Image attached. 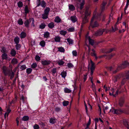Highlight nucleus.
Instances as JSON below:
<instances>
[{
  "label": "nucleus",
  "instance_id": "nucleus-58",
  "mask_svg": "<svg viewBox=\"0 0 129 129\" xmlns=\"http://www.w3.org/2000/svg\"><path fill=\"white\" fill-rule=\"evenodd\" d=\"M37 64L36 63H34L31 65V67L33 68H35L37 67Z\"/></svg>",
  "mask_w": 129,
  "mask_h": 129
},
{
  "label": "nucleus",
  "instance_id": "nucleus-31",
  "mask_svg": "<svg viewBox=\"0 0 129 129\" xmlns=\"http://www.w3.org/2000/svg\"><path fill=\"white\" fill-rule=\"evenodd\" d=\"M11 72L10 73V74H9L8 75L10 76V79H12L14 77V73L12 71V69L11 70Z\"/></svg>",
  "mask_w": 129,
  "mask_h": 129
},
{
  "label": "nucleus",
  "instance_id": "nucleus-26",
  "mask_svg": "<svg viewBox=\"0 0 129 129\" xmlns=\"http://www.w3.org/2000/svg\"><path fill=\"white\" fill-rule=\"evenodd\" d=\"M91 50L92 52L90 53V55L92 56H95L96 54L95 53V51L93 49H92Z\"/></svg>",
  "mask_w": 129,
  "mask_h": 129
},
{
  "label": "nucleus",
  "instance_id": "nucleus-36",
  "mask_svg": "<svg viewBox=\"0 0 129 129\" xmlns=\"http://www.w3.org/2000/svg\"><path fill=\"white\" fill-rule=\"evenodd\" d=\"M66 72L65 71H64L61 73L60 75L62 77L64 78L66 76Z\"/></svg>",
  "mask_w": 129,
  "mask_h": 129
},
{
  "label": "nucleus",
  "instance_id": "nucleus-56",
  "mask_svg": "<svg viewBox=\"0 0 129 129\" xmlns=\"http://www.w3.org/2000/svg\"><path fill=\"white\" fill-rule=\"evenodd\" d=\"M67 66L69 68H72L74 66L73 64L71 63H68Z\"/></svg>",
  "mask_w": 129,
  "mask_h": 129
},
{
  "label": "nucleus",
  "instance_id": "nucleus-19",
  "mask_svg": "<svg viewBox=\"0 0 129 129\" xmlns=\"http://www.w3.org/2000/svg\"><path fill=\"white\" fill-rule=\"evenodd\" d=\"M111 91L112 93V95L114 97H116L118 95V90H117L115 94H114L113 93L114 92V89L112 88L111 90Z\"/></svg>",
  "mask_w": 129,
  "mask_h": 129
},
{
  "label": "nucleus",
  "instance_id": "nucleus-46",
  "mask_svg": "<svg viewBox=\"0 0 129 129\" xmlns=\"http://www.w3.org/2000/svg\"><path fill=\"white\" fill-rule=\"evenodd\" d=\"M41 6L45 8L46 6V3L45 2H44V1H41Z\"/></svg>",
  "mask_w": 129,
  "mask_h": 129
},
{
  "label": "nucleus",
  "instance_id": "nucleus-52",
  "mask_svg": "<svg viewBox=\"0 0 129 129\" xmlns=\"http://www.w3.org/2000/svg\"><path fill=\"white\" fill-rule=\"evenodd\" d=\"M94 64L92 62H91V66L90 68L91 71H94L95 69V67L94 66Z\"/></svg>",
  "mask_w": 129,
  "mask_h": 129
},
{
  "label": "nucleus",
  "instance_id": "nucleus-48",
  "mask_svg": "<svg viewBox=\"0 0 129 129\" xmlns=\"http://www.w3.org/2000/svg\"><path fill=\"white\" fill-rule=\"evenodd\" d=\"M64 63V62L62 60H60L58 61L57 63L60 65H62Z\"/></svg>",
  "mask_w": 129,
  "mask_h": 129
},
{
  "label": "nucleus",
  "instance_id": "nucleus-15",
  "mask_svg": "<svg viewBox=\"0 0 129 129\" xmlns=\"http://www.w3.org/2000/svg\"><path fill=\"white\" fill-rule=\"evenodd\" d=\"M1 52L3 53H7L8 52V51L4 47H1Z\"/></svg>",
  "mask_w": 129,
  "mask_h": 129
},
{
  "label": "nucleus",
  "instance_id": "nucleus-62",
  "mask_svg": "<svg viewBox=\"0 0 129 129\" xmlns=\"http://www.w3.org/2000/svg\"><path fill=\"white\" fill-rule=\"evenodd\" d=\"M106 68L109 71H111L112 69V67H106Z\"/></svg>",
  "mask_w": 129,
  "mask_h": 129
},
{
  "label": "nucleus",
  "instance_id": "nucleus-20",
  "mask_svg": "<svg viewBox=\"0 0 129 129\" xmlns=\"http://www.w3.org/2000/svg\"><path fill=\"white\" fill-rule=\"evenodd\" d=\"M50 34L49 32L48 31L45 32L44 33V38H49L50 37Z\"/></svg>",
  "mask_w": 129,
  "mask_h": 129
},
{
  "label": "nucleus",
  "instance_id": "nucleus-4",
  "mask_svg": "<svg viewBox=\"0 0 129 129\" xmlns=\"http://www.w3.org/2000/svg\"><path fill=\"white\" fill-rule=\"evenodd\" d=\"M128 66H129V63L127 61H125L118 66V69L121 70L124 69Z\"/></svg>",
  "mask_w": 129,
  "mask_h": 129
},
{
  "label": "nucleus",
  "instance_id": "nucleus-57",
  "mask_svg": "<svg viewBox=\"0 0 129 129\" xmlns=\"http://www.w3.org/2000/svg\"><path fill=\"white\" fill-rule=\"evenodd\" d=\"M34 129H39L40 128V127L38 124H35L34 126Z\"/></svg>",
  "mask_w": 129,
  "mask_h": 129
},
{
  "label": "nucleus",
  "instance_id": "nucleus-50",
  "mask_svg": "<svg viewBox=\"0 0 129 129\" xmlns=\"http://www.w3.org/2000/svg\"><path fill=\"white\" fill-rule=\"evenodd\" d=\"M69 103L68 101H64L62 103L63 105L64 106H66L68 105Z\"/></svg>",
  "mask_w": 129,
  "mask_h": 129
},
{
  "label": "nucleus",
  "instance_id": "nucleus-17",
  "mask_svg": "<svg viewBox=\"0 0 129 129\" xmlns=\"http://www.w3.org/2000/svg\"><path fill=\"white\" fill-rule=\"evenodd\" d=\"M26 36V33L23 31H22L20 35V37L21 38L23 39L25 38Z\"/></svg>",
  "mask_w": 129,
  "mask_h": 129
},
{
  "label": "nucleus",
  "instance_id": "nucleus-22",
  "mask_svg": "<svg viewBox=\"0 0 129 129\" xmlns=\"http://www.w3.org/2000/svg\"><path fill=\"white\" fill-rule=\"evenodd\" d=\"M48 26L50 28H52L54 27L55 25L53 22H51L48 24Z\"/></svg>",
  "mask_w": 129,
  "mask_h": 129
},
{
  "label": "nucleus",
  "instance_id": "nucleus-16",
  "mask_svg": "<svg viewBox=\"0 0 129 129\" xmlns=\"http://www.w3.org/2000/svg\"><path fill=\"white\" fill-rule=\"evenodd\" d=\"M10 54L12 56H14L16 54V51L14 49H12L11 51Z\"/></svg>",
  "mask_w": 129,
  "mask_h": 129
},
{
  "label": "nucleus",
  "instance_id": "nucleus-28",
  "mask_svg": "<svg viewBox=\"0 0 129 129\" xmlns=\"http://www.w3.org/2000/svg\"><path fill=\"white\" fill-rule=\"evenodd\" d=\"M82 2L80 4V9L81 10L83 8L84 5L85 4V0H82Z\"/></svg>",
  "mask_w": 129,
  "mask_h": 129
},
{
  "label": "nucleus",
  "instance_id": "nucleus-55",
  "mask_svg": "<svg viewBox=\"0 0 129 129\" xmlns=\"http://www.w3.org/2000/svg\"><path fill=\"white\" fill-rule=\"evenodd\" d=\"M40 44L42 47H44L45 45V42L43 41H42L40 42Z\"/></svg>",
  "mask_w": 129,
  "mask_h": 129
},
{
  "label": "nucleus",
  "instance_id": "nucleus-29",
  "mask_svg": "<svg viewBox=\"0 0 129 129\" xmlns=\"http://www.w3.org/2000/svg\"><path fill=\"white\" fill-rule=\"evenodd\" d=\"M57 48L58 49V51H59L61 52H64L65 50L63 48L61 47H58Z\"/></svg>",
  "mask_w": 129,
  "mask_h": 129
},
{
  "label": "nucleus",
  "instance_id": "nucleus-10",
  "mask_svg": "<svg viewBox=\"0 0 129 129\" xmlns=\"http://www.w3.org/2000/svg\"><path fill=\"white\" fill-rule=\"evenodd\" d=\"M51 62V61L49 60H42L41 63L44 66L48 65Z\"/></svg>",
  "mask_w": 129,
  "mask_h": 129
},
{
  "label": "nucleus",
  "instance_id": "nucleus-34",
  "mask_svg": "<svg viewBox=\"0 0 129 129\" xmlns=\"http://www.w3.org/2000/svg\"><path fill=\"white\" fill-rule=\"evenodd\" d=\"M17 60L16 58H13L12 60L11 63L13 64H16L17 63Z\"/></svg>",
  "mask_w": 129,
  "mask_h": 129
},
{
  "label": "nucleus",
  "instance_id": "nucleus-43",
  "mask_svg": "<svg viewBox=\"0 0 129 129\" xmlns=\"http://www.w3.org/2000/svg\"><path fill=\"white\" fill-rule=\"evenodd\" d=\"M125 77L127 79H129V71H126L125 72Z\"/></svg>",
  "mask_w": 129,
  "mask_h": 129
},
{
  "label": "nucleus",
  "instance_id": "nucleus-13",
  "mask_svg": "<svg viewBox=\"0 0 129 129\" xmlns=\"http://www.w3.org/2000/svg\"><path fill=\"white\" fill-rule=\"evenodd\" d=\"M107 4L106 2H103L101 7V9L102 11H104L105 10V7Z\"/></svg>",
  "mask_w": 129,
  "mask_h": 129
},
{
  "label": "nucleus",
  "instance_id": "nucleus-7",
  "mask_svg": "<svg viewBox=\"0 0 129 129\" xmlns=\"http://www.w3.org/2000/svg\"><path fill=\"white\" fill-rule=\"evenodd\" d=\"M124 102V98L121 97L119 99V102L118 104L119 106L122 107L123 106V104Z\"/></svg>",
  "mask_w": 129,
  "mask_h": 129
},
{
  "label": "nucleus",
  "instance_id": "nucleus-30",
  "mask_svg": "<svg viewBox=\"0 0 129 129\" xmlns=\"http://www.w3.org/2000/svg\"><path fill=\"white\" fill-rule=\"evenodd\" d=\"M115 48H112L108 49L106 52V53H110L112 51L115 50Z\"/></svg>",
  "mask_w": 129,
  "mask_h": 129
},
{
  "label": "nucleus",
  "instance_id": "nucleus-40",
  "mask_svg": "<svg viewBox=\"0 0 129 129\" xmlns=\"http://www.w3.org/2000/svg\"><path fill=\"white\" fill-rule=\"evenodd\" d=\"M32 71V69L30 68H27L26 70V73L28 74L31 73Z\"/></svg>",
  "mask_w": 129,
  "mask_h": 129
},
{
  "label": "nucleus",
  "instance_id": "nucleus-35",
  "mask_svg": "<svg viewBox=\"0 0 129 129\" xmlns=\"http://www.w3.org/2000/svg\"><path fill=\"white\" fill-rule=\"evenodd\" d=\"M123 124L125 125V126H126V127H127L128 129V123L127 122V121L125 120H123Z\"/></svg>",
  "mask_w": 129,
  "mask_h": 129
},
{
  "label": "nucleus",
  "instance_id": "nucleus-24",
  "mask_svg": "<svg viewBox=\"0 0 129 129\" xmlns=\"http://www.w3.org/2000/svg\"><path fill=\"white\" fill-rule=\"evenodd\" d=\"M20 39L18 37H15L14 39V41L16 44H18L19 43Z\"/></svg>",
  "mask_w": 129,
  "mask_h": 129
},
{
  "label": "nucleus",
  "instance_id": "nucleus-51",
  "mask_svg": "<svg viewBox=\"0 0 129 129\" xmlns=\"http://www.w3.org/2000/svg\"><path fill=\"white\" fill-rule=\"evenodd\" d=\"M126 79V78H124L122 79L121 83V85H122L124 84L127 81Z\"/></svg>",
  "mask_w": 129,
  "mask_h": 129
},
{
  "label": "nucleus",
  "instance_id": "nucleus-12",
  "mask_svg": "<svg viewBox=\"0 0 129 129\" xmlns=\"http://www.w3.org/2000/svg\"><path fill=\"white\" fill-rule=\"evenodd\" d=\"M88 22V19L87 17L85 16L82 18V23L83 24H85Z\"/></svg>",
  "mask_w": 129,
  "mask_h": 129
},
{
  "label": "nucleus",
  "instance_id": "nucleus-5",
  "mask_svg": "<svg viewBox=\"0 0 129 129\" xmlns=\"http://www.w3.org/2000/svg\"><path fill=\"white\" fill-rule=\"evenodd\" d=\"M2 70L4 75L6 76L9 74L11 71L9 69L6 67L5 66H3Z\"/></svg>",
  "mask_w": 129,
  "mask_h": 129
},
{
  "label": "nucleus",
  "instance_id": "nucleus-54",
  "mask_svg": "<svg viewBox=\"0 0 129 129\" xmlns=\"http://www.w3.org/2000/svg\"><path fill=\"white\" fill-rule=\"evenodd\" d=\"M75 30L74 28L73 27H70L68 29L69 32H71L74 31Z\"/></svg>",
  "mask_w": 129,
  "mask_h": 129
},
{
  "label": "nucleus",
  "instance_id": "nucleus-1",
  "mask_svg": "<svg viewBox=\"0 0 129 129\" xmlns=\"http://www.w3.org/2000/svg\"><path fill=\"white\" fill-rule=\"evenodd\" d=\"M94 13V12L90 21V25L88 27L89 29L90 27H91L92 28H94L98 27L99 26V23L96 20V17Z\"/></svg>",
  "mask_w": 129,
  "mask_h": 129
},
{
  "label": "nucleus",
  "instance_id": "nucleus-63",
  "mask_svg": "<svg viewBox=\"0 0 129 129\" xmlns=\"http://www.w3.org/2000/svg\"><path fill=\"white\" fill-rule=\"evenodd\" d=\"M56 68H53L52 70V73L53 74H55L56 72Z\"/></svg>",
  "mask_w": 129,
  "mask_h": 129
},
{
  "label": "nucleus",
  "instance_id": "nucleus-44",
  "mask_svg": "<svg viewBox=\"0 0 129 129\" xmlns=\"http://www.w3.org/2000/svg\"><path fill=\"white\" fill-rule=\"evenodd\" d=\"M46 26V25L44 23H41L39 27L40 28L43 29Z\"/></svg>",
  "mask_w": 129,
  "mask_h": 129
},
{
  "label": "nucleus",
  "instance_id": "nucleus-14",
  "mask_svg": "<svg viewBox=\"0 0 129 129\" xmlns=\"http://www.w3.org/2000/svg\"><path fill=\"white\" fill-rule=\"evenodd\" d=\"M70 19L74 23L77 21V19L75 16H71L70 17Z\"/></svg>",
  "mask_w": 129,
  "mask_h": 129
},
{
  "label": "nucleus",
  "instance_id": "nucleus-41",
  "mask_svg": "<svg viewBox=\"0 0 129 129\" xmlns=\"http://www.w3.org/2000/svg\"><path fill=\"white\" fill-rule=\"evenodd\" d=\"M59 33L60 34L63 36H65V35L67 33V32L66 31L63 30H61L60 31Z\"/></svg>",
  "mask_w": 129,
  "mask_h": 129
},
{
  "label": "nucleus",
  "instance_id": "nucleus-27",
  "mask_svg": "<svg viewBox=\"0 0 129 129\" xmlns=\"http://www.w3.org/2000/svg\"><path fill=\"white\" fill-rule=\"evenodd\" d=\"M24 11L25 13L26 14H27L29 12V11L28 9V7L27 5H26L25 7Z\"/></svg>",
  "mask_w": 129,
  "mask_h": 129
},
{
  "label": "nucleus",
  "instance_id": "nucleus-45",
  "mask_svg": "<svg viewBox=\"0 0 129 129\" xmlns=\"http://www.w3.org/2000/svg\"><path fill=\"white\" fill-rule=\"evenodd\" d=\"M29 117L27 116H24L22 118V119L24 121H26L28 120L29 119Z\"/></svg>",
  "mask_w": 129,
  "mask_h": 129
},
{
  "label": "nucleus",
  "instance_id": "nucleus-42",
  "mask_svg": "<svg viewBox=\"0 0 129 129\" xmlns=\"http://www.w3.org/2000/svg\"><path fill=\"white\" fill-rule=\"evenodd\" d=\"M21 47V45L20 44H18V43L16 44V45H15V47L16 49L17 50H20V49Z\"/></svg>",
  "mask_w": 129,
  "mask_h": 129
},
{
  "label": "nucleus",
  "instance_id": "nucleus-37",
  "mask_svg": "<svg viewBox=\"0 0 129 129\" xmlns=\"http://www.w3.org/2000/svg\"><path fill=\"white\" fill-rule=\"evenodd\" d=\"M68 42L69 44H72L73 43V40L70 38H68L67 39Z\"/></svg>",
  "mask_w": 129,
  "mask_h": 129
},
{
  "label": "nucleus",
  "instance_id": "nucleus-53",
  "mask_svg": "<svg viewBox=\"0 0 129 129\" xmlns=\"http://www.w3.org/2000/svg\"><path fill=\"white\" fill-rule=\"evenodd\" d=\"M35 59L37 61H39L40 60V57L38 55H37L35 56Z\"/></svg>",
  "mask_w": 129,
  "mask_h": 129
},
{
  "label": "nucleus",
  "instance_id": "nucleus-3",
  "mask_svg": "<svg viewBox=\"0 0 129 129\" xmlns=\"http://www.w3.org/2000/svg\"><path fill=\"white\" fill-rule=\"evenodd\" d=\"M109 31L106 29H100L96 32L93 35L94 36H100L102 35L103 32L106 31V32H108Z\"/></svg>",
  "mask_w": 129,
  "mask_h": 129
},
{
  "label": "nucleus",
  "instance_id": "nucleus-60",
  "mask_svg": "<svg viewBox=\"0 0 129 129\" xmlns=\"http://www.w3.org/2000/svg\"><path fill=\"white\" fill-rule=\"evenodd\" d=\"M113 56V55H109L107 56L106 59H110L111 58V57Z\"/></svg>",
  "mask_w": 129,
  "mask_h": 129
},
{
  "label": "nucleus",
  "instance_id": "nucleus-47",
  "mask_svg": "<svg viewBox=\"0 0 129 129\" xmlns=\"http://www.w3.org/2000/svg\"><path fill=\"white\" fill-rule=\"evenodd\" d=\"M18 23L20 25H22L23 23V22L22 21V19H19L18 21Z\"/></svg>",
  "mask_w": 129,
  "mask_h": 129
},
{
  "label": "nucleus",
  "instance_id": "nucleus-9",
  "mask_svg": "<svg viewBox=\"0 0 129 129\" xmlns=\"http://www.w3.org/2000/svg\"><path fill=\"white\" fill-rule=\"evenodd\" d=\"M112 112L114 114H120L122 112H123V111L120 109H114V110L112 111Z\"/></svg>",
  "mask_w": 129,
  "mask_h": 129
},
{
  "label": "nucleus",
  "instance_id": "nucleus-33",
  "mask_svg": "<svg viewBox=\"0 0 129 129\" xmlns=\"http://www.w3.org/2000/svg\"><path fill=\"white\" fill-rule=\"evenodd\" d=\"M112 29L111 31L113 32H115V31L118 30V28H117V26L116 25H115L114 27L112 26Z\"/></svg>",
  "mask_w": 129,
  "mask_h": 129
},
{
  "label": "nucleus",
  "instance_id": "nucleus-8",
  "mask_svg": "<svg viewBox=\"0 0 129 129\" xmlns=\"http://www.w3.org/2000/svg\"><path fill=\"white\" fill-rule=\"evenodd\" d=\"M32 20L31 18H30L26 20L24 22V24L25 26L27 28H28L29 27V24L31 22Z\"/></svg>",
  "mask_w": 129,
  "mask_h": 129
},
{
  "label": "nucleus",
  "instance_id": "nucleus-39",
  "mask_svg": "<svg viewBox=\"0 0 129 129\" xmlns=\"http://www.w3.org/2000/svg\"><path fill=\"white\" fill-rule=\"evenodd\" d=\"M26 67L25 65H23L21 66L20 67V69H21V71H23L25 70Z\"/></svg>",
  "mask_w": 129,
  "mask_h": 129
},
{
  "label": "nucleus",
  "instance_id": "nucleus-64",
  "mask_svg": "<svg viewBox=\"0 0 129 129\" xmlns=\"http://www.w3.org/2000/svg\"><path fill=\"white\" fill-rule=\"evenodd\" d=\"M31 19H32V21L31 23V25L32 26H33V27H34L35 26V25L34 23V18H31Z\"/></svg>",
  "mask_w": 129,
  "mask_h": 129
},
{
  "label": "nucleus",
  "instance_id": "nucleus-2",
  "mask_svg": "<svg viewBox=\"0 0 129 129\" xmlns=\"http://www.w3.org/2000/svg\"><path fill=\"white\" fill-rule=\"evenodd\" d=\"M50 9L49 7H46L44 11V13L42 15V18L44 19H45L48 18L49 13Z\"/></svg>",
  "mask_w": 129,
  "mask_h": 129
},
{
  "label": "nucleus",
  "instance_id": "nucleus-61",
  "mask_svg": "<svg viewBox=\"0 0 129 129\" xmlns=\"http://www.w3.org/2000/svg\"><path fill=\"white\" fill-rule=\"evenodd\" d=\"M72 53L73 55L74 56H76L77 55V52L75 50L73 51L72 52Z\"/></svg>",
  "mask_w": 129,
  "mask_h": 129
},
{
  "label": "nucleus",
  "instance_id": "nucleus-59",
  "mask_svg": "<svg viewBox=\"0 0 129 129\" xmlns=\"http://www.w3.org/2000/svg\"><path fill=\"white\" fill-rule=\"evenodd\" d=\"M92 88L93 91L95 92V84L94 83H93L92 85Z\"/></svg>",
  "mask_w": 129,
  "mask_h": 129
},
{
  "label": "nucleus",
  "instance_id": "nucleus-25",
  "mask_svg": "<svg viewBox=\"0 0 129 129\" xmlns=\"http://www.w3.org/2000/svg\"><path fill=\"white\" fill-rule=\"evenodd\" d=\"M69 9L72 11H73L75 10V8L72 5H69Z\"/></svg>",
  "mask_w": 129,
  "mask_h": 129
},
{
  "label": "nucleus",
  "instance_id": "nucleus-18",
  "mask_svg": "<svg viewBox=\"0 0 129 129\" xmlns=\"http://www.w3.org/2000/svg\"><path fill=\"white\" fill-rule=\"evenodd\" d=\"M2 59L3 60H7L8 58V55L7 53H3L2 56Z\"/></svg>",
  "mask_w": 129,
  "mask_h": 129
},
{
  "label": "nucleus",
  "instance_id": "nucleus-6",
  "mask_svg": "<svg viewBox=\"0 0 129 129\" xmlns=\"http://www.w3.org/2000/svg\"><path fill=\"white\" fill-rule=\"evenodd\" d=\"M91 14V12L89 8L88 7H85V16L88 17L90 16Z\"/></svg>",
  "mask_w": 129,
  "mask_h": 129
},
{
  "label": "nucleus",
  "instance_id": "nucleus-38",
  "mask_svg": "<svg viewBox=\"0 0 129 129\" xmlns=\"http://www.w3.org/2000/svg\"><path fill=\"white\" fill-rule=\"evenodd\" d=\"M49 122L51 123L54 124L56 122L55 119L51 118L50 119Z\"/></svg>",
  "mask_w": 129,
  "mask_h": 129
},
{
  "label": "nucleus",
  "instance_id": "nucleus-23",
  "mask_svg": "<svg viewBox=\"0 0 129 129\" xmlns=\"http://www.w3.org/2000/svg\"><path fill=\"white\" fill-rule=\"evenodd\" d=\"M60 37L58 36H56L54 39L55 41L56 42H60Z\"/></svg>",
  "mask_w": 129,
  "mask_h": 129
},
{
  "label": "nucleus",
  "instance_id": "nucleus-21",
  "mask_svg": "<svg viewBox=\"0 0 129 129\" xmlns=\"http://www.w3.org/2000/svg\"><path fill=\"white\" fill-rule=\"evenodd\" d=\"M61 21V19L58 16L56 17L54 19V21L57 23L60 22Z\"/></svg>",
  "mask_w": 129,
  "mask_h": 129
},
{
  "label": "nucleus",
  "instance_id": "nucleus-32",
  "mask_svg": "<svg viewBox=\"0 0 129 129\" xmlns=\"http://www.w3.org/2000/svg\"><path fill=\"white\" fill-rule=\"evenodd\" d=\"M64 91L66 93H70L72 92L71 90L67 88H64Z\"/></svg>",
  "mask_w": 129,
  "mask_h": 129
},
{
  "label": "nucleus",
  "instance_id": "nucleus-11",
  "mask_svg": "<svg viewBox=\"0 0 129 129\" xmlns=\"http://www.w3.org/2000/svg\"><path fill=\"white\" fill-rule=\"evenodd\" d=\"M86 39L88 40L89 43L91 45L93 46L94 43V40L91 39L90 37H86Z\"/></svg>",
  "mask_w": 129,
  "mask_h": 129
},
{
  "label": "nucleus",
  "instance_id": "nucleus-49",
  "mask_svg": "<svg viewBox=\"0 0 129 129\" xmlns=\"http://www.w3.org/2000/svg\"><path fill=\"white\" fill-rule=\"evenodd\" d=\"M17 4L19 8H21L23 6V3L21 1H19L18 3Z\"/></svg>",
  "mask_w": 129,
  "mask_h": 129
}]
</instances>
